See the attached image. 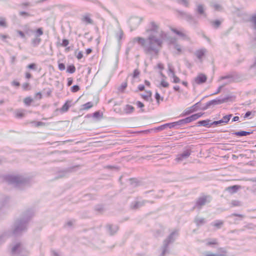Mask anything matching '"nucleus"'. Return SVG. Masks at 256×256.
Here are the masks:
<instances>
[{"mask_svg": "<svg viewBox=\"0 0 256 256\" xmlns=\"http://www.w3.org/2000/svg\"><path fill=\"white\" fill-rule=\"evenodd\" d=\"M166 35L162 31L158 33V36L150 35L148 36V44L146 40L142 37H136L134 38V42H138L144 48L148 51L156 50V47L161 48L162 46Z\"/></svg>", "mask_w": 256, "mask_h": 256, "instance_id": "obj_1", "label": "nucleus"}, {"mask_svg": "<svg viewBox=\"0 0 256 256\" xmlns=\"http://www.w3.org/2000/svg\"><path fill=\"white\" fill-rule=\"evenodd\" d=\"M202 114H203L200 113V112L194 114H192L190 116H188L185 118L180 120V124L181 125H182L184 124L191 122H192L196 120L197 119H198V118H200V117H201L202 116Z\"/></svg>", "mask_w": 256, "mask_h": 256, "instance_id": "obj_2", "label": "nucleus"}, {"mask_svg": "<svg viewBox=\"0 0 256 256\" xmlns=\"http://www.w3.org/2000/svg\"><path fill=\"white\" fill-rule=\"evenodd\" d=\"M170 30L176 35L186 40H190V38L182 29H178L174 27H170Z\"/></svg>", "mask_w": 256, "mask_h": 256, "instance_id": "obj_3", "label": "nucleus"}, {"mask_svg": "<svg viewBox=\"0 0 256 256\" xmlns=\"http://www.w3.org/2000/svg\"><path fill=\"white\" fill-rule=\"evenodd\" d=\"M207 80V76L204 74H199L194 79L196 84H200L204 83Z\"/></svg>", "mask_w": 256, "mask_h": 256, "instance_id": "obj_4", "label": "nucleus"}, {"mask_svg": "<svg viewBox=\"0 0 256 256\" xmlns=\"http://www.w3.org/2000/svg\"><path fill=\"white\" fill-rule=\"evenodd\" d=\"M158 28V26L154 22H152L149 24L148 28L146 30V32H156Z\"/></svg>", "mask_w": 256, "mask_h": 256, "instance_id": "obj_5", "label": "nucleus"}, {"mask_svg": "<svg viewBox=\"0 0 256 256\" xmlns=\"http://www.w3.org/2000/svg\"><path fill=\"white\" fill-rule=\"evenodd\" d=\"M190 154V152L188 150L184 151L182 154H179L177 156L176 160V162H179L182 160L184 159L187 158Z\"/></svg>", "mask_w": 256, "mask_h": 256, "instance_id": "obj_6", "label": "nucleus"}, {"mask_svg": "<svg viewBox=\"0 0 256 256\" xmlns=\"http://www.w3.org/2000/svg\"><path fill=\"white\" fill-rule=\"evenodd\" d=\"M232 116V114L225 116L222 118L221 120H220L218 121H215L213 122V124H220L222 122H224V123L226 124L229 122Z\"/></svg>", "mask_w": 256, "mask_h": 256, "instance_id": "obj_7", "label": "nucleus"}, {"mask_svg": "<svg viewBox=\"0 0 256 256\" xmlns=\"http://www.w3.org/2000/svg\"><path fill=\"white\" fill-rule=\"evenodd\" d=\"M207 202V198L206 196H202L198 200L196 201V204L198 207H201L202 206L204 205Z\"/></svg>", "mask_w": 256, "mask_h": 256, "instance_id": "obj_8", "label": "nucleus"}, {"mask_svg": "<svg viewBox=\"0 0 256 256\" xmlns=\"http://www.w3.org/2000/svg\"><path fill=\"white\" fill-rule=\"evenodd\" d=\"M72 102V100H68L66 101V102L62 106L60 110L61 112H66L70 107V104Z\"/></svg>", "mask_w": 256, "mask_h": 256, "instance_id": "obj_9", "label": "nucleus"}, {"mask_svg": "<svg viewBox=\"0 0 256 256\" xmlns=\"http://www.w3.org/2000/svg\"><path fill=\"white\" fill-rule=\"evenodd\" d=\"M82 22H86V24H92L93 20L90 18V14H86L82 18Z\"/></svg>", "mask_w": 256, "mask_h": 256, "instance_id": "obj_10", "label": "nucleus"}, {"mask_svg": "<svg viewBox=\"0 0 256 256\" xmlns=\"http://www.w3.org/2000/svg\"><path fill=\"white\" fill-rule=\"evenodd\" d=\"M94 106V104L92 102H88L84 104H82L81 106L82 110H87L89 109L92 108Z\"/></svg>", "mask_w": 256, "mask_h": 256, "instance_id": "obj_11", "label": "nucleus"}, {"mask_svg": "<svg viewBox=\"0 0 256 256\" xmlns=\"http://www.w3.org/2000/svg\"><path fill=\"white\" fill-rule=\"evenodd\" d=\"M152 92L150 90H147L144 94H142V98L146 100H149L152 98Z\"/></svg>", "mask_w": 256, "mask_h": 256, "instance_id": "obj_12", "label": "nucleus"}, {"mask_svg": "<svg viewBox=\"0 0 256 256\" xmlns=\"http://www.w3.org/2000/svg\"><path fill=\"white\" fill-rule=\"evenodd\" d=\"M206 50L204 49L199 50L196 52V55L199 59H202L205 55Z\"/></svg>", "mask_w": 256, "mask_h": 256, "instance_id": "obj_13", "label": "nucleus"}, {"mask_svg": "<svg viewBox=\"0 0 256 256\" xmlns=\"http://www.w3.org/2000/svg\"><path fill=\"white\" fill-rule=\"evenodd\" d=\"M128 86V82L126 80L122 82L121 85L118 88V90L119 92H124L126 88Z\"/></svg>", "mask_w": 256, "mask_h": 256, "instance_id": "obj_14", "label": "nucleus"}, {"mask_svg": "<svg viewBox=\"0 0 256 256\" xmlns=\"http://www.w3.org/2000/svg\"><path fill=\"white\" fill-rule=\"evenodd\" d=\"M240 186L238 185H234L230 186H228L226 188V190L229 192H236L239 188H240Z\"/></svg>", "mask_w": 256, "mask_h": 256, "instance_id": "obj_15", "label": "nucleus"}, {"mask_svg": "<svg viewBox=\"0 0 256 256\" xmlns=\"http://www.w3.org/2000/svg\"><path fill=\"white\" fill-rule=\"evenodd\" d=\"M93 117L96 120L101 119L103 117V113L100 110L95 112L93 114Z\"/></svg>", "mask_w": 256, "mask_h": 256, "instance_id": "obj_16", "label": "nucleus"}, {"mask_svg": "<svg viewBox=\"0 0 256 256\" xmlns=\"http://www.w3.org/2000/svg\"><path fill=\"white\" fill-rule=\"evenodd\" d=\"M76 70L75 66L74 64H70L67 66L66 72L70 74H73Z\"/></svg>", "mask_w": 256, "mask_h": 256, "instance_id": "obj_17", "label": "nucleus"}, {"mask_svg": "<svg viewBox=\"0 0 256 256\" xmlns=\"http://www.w3.org/2000/svg\"><path fill=\"white\" fill-rule=\"evenodd\" d=\"M178 125H181L180 124V120L177 122H170V123H167V124H165V126H166V128L168 127L170 128H174L176 126H178Z\"/></svg>", "mask_w": 256, "mask_h": 256, "instance_id": "obj_18", "label": "nucleus"}, {"mask_svg": "<svg viewBox=\"0 0 256 256\" xmlns=\"http://www.w3.org/2000/svg\"><path fill=\"white\" fill-rule=\"evenodd\" d=\"M24 102L26 106H30L33 102L34 100L30 96H28L24 99Z\"/></svg>", "mask_w": 256, "mask_h": 256, "instance_id": "obj_19", "label": "nucleus"}, {"mask_svg": "<svg viewBox=\"0 0 256 256\" xmlns=\"http://www.w3.org/2000/svg\"><path fill=\"white\" fill-rule=\"evenodd\" d=\"M69 44V40L67 39H63L62 43H57V46L66 47Z\"/></svg>", "mask_w": 256, "mask_h": 256, "instance_id": "obj_20", "label": "nucleus"}, {"mask_svg": "<svg viewBox=\"0 0 256 256\" xmlns=\"http://www.w3.org/2000/svg\"><path fill=\"white\" fill-rule=\"evenodd\" d=\"M218 244V242L216 239H210L208 240L206 242L208 246H214Z\"/></svg>", "mask_w": 256, "mask_h": 256, "instance_id": "obj_21", "label": "nucleus"}, {"mask_svg": "<svg viewBox=\"0 0 256 256\" xmlns=\"http://www.w3.org/2000/svg\"><path fill=\"white\" fill-rule=\"evenodd\" d=\"M198 124L203 126H208L210 125V120H200L198 122Z\"/></svg>", "mask_w": 256, "mask_h": 256, "instance_id": "obj_22", "label": "nucleus"}, {"mask_svg": "<svg viewBox=\"0 0 256 256\" xmlns=\"http://www.w3.org/2000/svg\"><path fill=\"white\" fill-rule=\"evenodd\" d=\"M250 134V132H245V131H240V132H236L235 133V134L238 136H246Z\"/></svg>", "mask_w": 256, "mask_h": 256, "instance_id": "obj_23", "label": "nucleus"}, {"mask_svg": "<svg viewBox=\"0 0 256 256\" xmlns=\"http://www.w3.org/2000/svg\"><path fill=\"white\" fill-rule=\"evenodd\" d=\"M134 108L130 105H127L125 108V110L127 113L132 112L134 111Z\"/></svg>", "mask_w": 256, "mask_h": 256, "instance_id": "obj_24", "label": "nucleus"}, {"mask_svg": "<svg viewBox=\"0 0 256 256\" xmlns=\"http://www.w3.org/2000/svg\"><path fill=\"white\" fill-rule=\"evenodd\" d=\"M24 114L22 110H18L16 112V116L18 118H22L24 116Z\"/></svg>", "mask_w": 256, "mask_h": 256, "instance_id": "obj_25", "label": "nucleus"}, {"mask_svg": "<svg viewBox=\"0 0 256 256\" xmlns=\"http://www.w3.org/2000/svg\"><path fill=\"white\" fill-rule=\"evenodd\" d=\"M22 88L24 90H30V84L28 82H24L22 85Z\"/></svg>", "mask_w": 256, "mask_h": 256, "instance_id": "obj_26", "label": "nucleus"}, {"mask_svg": "<svg viewBox=\"0 0 256 256\" xmlns=\"http://www.w3.org/2000/svg\"><path fill=\"white\" fill-rule=\"evenodd\" d=\"M36 36H40L42 35L43 33H44L42 28H38L36 31Z\"/></svg>", "mask_w": 256, "mask_h": 256, "instance_id": "obj_27", "label": "nucleus"}, {"mask_svg": "<svg viewBox=\"0 0 256 256\" xmlns=\"http://www.w3.org/2000/svg\"><path fill=\"white\" fill-rule=\"evenodd\" d=\"M140 74V72L138 69H136L134 70L133 74H132V77L133 78H135L138 76Z\"/></svg>", "mask_w": 256, "mask_h": 256, "instance_id": "obj_28", "label": "nucleus"}, {"mask_svg": "<svg viewBox=\"0 0 256 256\" xmlns=\"http://www.w3.org/2000/svg\"><path fill=\"white\" fill-rule=\"evenodd\" d=\"M36 64L34 63H32L27 66V68L30 70H34L36 69Z\"/></svg>", "mask_w": 256, "mask_h": 256, "instance_id": "obj_29", "label": "nucleus"}, {"mask_svg": "<svg viewBox=\"0 0 256 256\" xmlns=\"http://www.w3.org/2000/svg\"><path fill=\"white\" fill-rule=\"evenodd\" d=\"M58 68L60 70L62 71L65 70L66 66L64 64L58 62Z\"/></svg>", "mask_w": 256, "mask_h": 256, "instance_id": "obj_30", "label": "nucleus"}, {"mask_svg": "<svg viewBox=\"0 0 256 256\" xmlns=\"http://www.w3.org/2000/svg\"><path fill=\"white\" fill-rule=\"evenodd\" d=\"M80 90V87L77 85L73 86L71 88V91L72 92H78Z\"/></svg>", "mask_w": 256, "mask_h": 256, "instance_id": "obj_31", "label": "nucleus"}, {"mask_svg": "<svg viewBox=\"0 0 256 256\" xmlns=\"http://www.w3.org/2000/svg\"><path fill=\"white\" fill-rule=\"evenodd\" d=\"M155 98L158 103L160 102V100H161V101L163 100V98H162L158 92L156 93Z\"/></svg>", "mask_w": 256, "mask_h": 256, "instance_id": "obj_32", "label": "nucleus"}, {"mask_svg": "<svg viewBox=\"0 0 256 256\" xmlns=\"http://www.w3.org/2000/svg\"><path fill=\"white\" fill-rule=\"evenodd\" d=\"M0 26L3 27H6V23L4 18H0Z\"/></svg>", "mask_w": 256, "mask_h": 256, "instance_id": "obj_33", "label": "nucleus"}, {"mask_svg": "<svg viewBox=\"0 0 256 256\" xmlns=\"http://www.w3.org/2000/svg\"><path fill=\"white\" fill-rule=\"evenodd\" d=\"M160 84L164 88H168L169 86L168 82L165 80H162L161 81Z\"/></svg>", "mask_w": 256, "mask_h": 256, "instance_id": "obj_34", "label": "nucleus"}, {"mask_svg": "<svg viewBox=\"0 0 256 256\" xmlns=\"http://www.w3.org/2000/svg\"><path fill=\"white\" fill-rule=\"evenodd\" d=\"M198 12L200 14H203L204 13V9L202 5H199L198 6Z\"/></svg>", "mask_w": 256, "mask_h": 256, "instance_id": "obj_35", "label": "nucleus"}, {"mask_svg": "<svg viewBox=\"0 0 256 256\" xmlns=\"http://www.w3.org/2000/svg\"><path fill=\"white\" fill-rule=\"evenodd\" d=\"M231 204L232 206H237L240 205V202L238 200H232L231 202Z\"/></svg>", "mask_w": 256, "mask_h": 256, "instance_id": "obj_36", "label": "nucleus"}, {"mask_svg": "<svg viewBox=\"0 0 256 256\" xmlns=\"http://www.w3.org/2000/svg\"><path fill=\"white\" fill-rule=\"evenodd\" d=\"M34 126L36 127L45 126V124L41 122H34Z\"/></svg>", "mask_w": 256, "mask_h": 256, "instance_id": "obj_37", "label": "nucleus"}, {"mask_svg": "<svg viewBox=\"0 0 256 256\" xmlns=\"http://www.w3.org/2000/svg\"><path fill=\"white\" fill-rule=\"evenodd\" d=\"M12 84L16 87H18L20 86V83L18 81L14 80L12 82Z\"/></svg>", "mask_w": 256, "mask_h": 256, "instance_id": "obj_38", "label": "nucleus"}, {"mask_svg": "<svg viewBox=\"0 0 256 256\" xmlns=\"http://www.w3.org/2000/svg\"><path fill=\"white\" fill-rule=\"evenodd\" d=\"M76 57L78 60H80L83 57V54L82 52H79L76 54Z\"/></svg>", "mask_w": 256, "mask_h": 256, "instance_id": "obj_39", "label": "nucleus"}, {"mask_svg": "<svg viewBox=\"0 0 256 256\" xmlns=\"http://www.w3.org/2000/svg\"><path fill=\"white\" fill-rule=\"evenodd\" d=\"M157 67L160 70H162L164 69V66L163 64H162V63H158V64H157Z\"/></svg>", "mask_w": 256, "mask_h": 256, "instance_id": "obj_40", "label": "nucleus"}, {"mask_svg": "<svg viewBox=\"0 0 256 256\" xmlns=\"http://www.w3.org/2000/svg\"><path fill=\"white\" fill-rule=\"evenodd\" d=\"M41 42V39L40 38H36V39H34L33 40H32V42L33 44H38L40 43V42Z\"/></svg>", "mask_w": 256, "mask_h": 256, "instance_id": "obj_41", "label": "nucleus"}, {"mask_svg": "<svg viewBox=\"0 0 256 256\" xmlns=\"http://www.w3.org/2000/svg\"><path fill=\"white\" fill-rule=\"evenodd\" d=\"M67 81H68L67 85H68V86H69L72 84V82H73V79L72 78H68L67 79Z\"/></svg>", "mask_w": 256, "mask_h": 256, "instance_id": "obj_42", "label": "nucleus"}, {"mask_svg": "<svg viewBox=\"0 0 256 256\" xmlns=\"http://www.w3.org/2000/svg\"><path fill=\"white\" fill-rule=\"evenodd\" d=\"M173 82L174 83H178L180 82V79L178 76H174Z\"/></svg>", "mask_w": 256, "mask_h": 256, "instance_id": "obj_43", "label": "nucleus"}, {"mask_svg": "<svg viewBox=\"0 0 256 256\" xmlns=\"http://www.w3.org/2000/svg\"><path fill=\"white\" fill-rule=\"evenodd\" d=\"M35 96L40 100L42 98V94L40 92H37L35 94Z\"/></svg>", "mask_w": 256, "mask_h": 256, "instance_id": "obj_44", "label": "nucleus"}, {"mask_svg": "<svg viewBox=\"0 0 256 256\" xmlns=\"http://www.w3.org/2000/svg\"><path fill=\"white\" fill-rule=\"evenodd\" d=\"M166 128V126H165V124H163V125H162L160 126H158V128H157V130H162L164 129H165Z\"/></svg>", "mask_w": 256, "mask_h": 256, "instance_id": "obj_45", "label": "nucleus"}, {"mask_svg": "<svg viewBox=\"0 0 256 256\" xmlns=\"http://www.w3.org/2000/svg\"><path fill=\"white\" fill-rule=\"evenodd\" d=\"M136 104L137 106L140 108H142L144 106V104L142 102H140V101L137 102Z\"/></svg>", "mask_w": 256, "mask_h": 256, "instance_id": "obj_46", "label": "nucleus"}, {"mask_svg": "<svg viewBox=\"0 0 256 256\" xmlns=\"http://www.w3.org/2000/svg\"><path fill=\"white\" fill-rule=\"evenodd\" d=\"M25 77L27 79H30L32 78V74L30 72H27L25 73Z\"/></svg>", "mask_w": 256, "mask_h": 256, "instance_id": "obj_47", "label": "nucleus"}, {"mask_svg": "<svg viewBox=\"0 0 256 256\" xmlns=\"http://www.w3.org/2000/svg\"><path fill=\"white\" fill-rule=\"evenodd\" d=\"M138 90H140V91L144 90V86L142 84H140L138 86Z\"/></svg>", "mask_w": 256, "mask_h": 256, "instance_id": "obj_48", "label": "nucleus"}, {"mask_svg": "<svg viewBox=\"0 0 256 256\" xmlns=\"http://www.w3.org/2000/svg\"><path fill=\"white\" fill-rule=\"evenodd\" d=\"M173 88L176 92H180V88L178 86H174Z\"/></svg>", "mask_w": 256, "mask_h": 256, "instance_id": "obj_49", "label": "nucleus"}, {"mask_svg": "<svg viewBox=\"0 0 256 256\" xmlns=\"http://www.w3.org/2000/svg\"><path fill=\"white\" fill-rule=\"evenodd\" d=\"M17 33L22 38H24L25 37V35L24 33L20 31V30H18Z\"/></svg>", "mask_w": 256, "mask_h": 256, "instance_id": "obj_50", "label": "nucleus"}, {"mask_svg": "<svg viewBox=\"0 0 256 256\" xmlns=\"http://www.w3.org/2000/svg\"><path fill=\"white\" fill-rule=\"evenodd\" d=\"M176 50L178 51V54L182 52V49L180 47V46H178V45L176 46Z\"/></svg>", "mask_w": 256, "mask_h": 256, "instance_id": "obj_51", "label": "nucleus"}, {"mask_svg": "<svg viewBox=\"0 0 256 256\" xmlns=\"http://www.w3.org/2000/svg\"><path fill=\"white\" fill-rule=\"evenodd\" d=\"M194 111V108H190V110H188L186 112V114H188L192 112H193Z\"/></svg>", "mask_w": 256, "mask_h": 256, "instance_id": "obj_52", "label": "nucleus"}, {"mask_svg": "<svg viewBox=\"0 0 256 256\" xmlns=\"http://www.w3.org/2000/svg\"><path fill=\"white\" fill-rule=\"evenodd\" d=\"M214 24L216 27H218L220 25V22L218 20H216L214 22Z\"/></svg>", "mask_w": 256, "mask_h": 256, "instance_id": "obj_53", "label": "nucleus"}, {"mask_svg": "<svg viewBox=\"0 0 256 256\" xmlns=\"http://www.w3.org/2000/svg\"><path fill=\"white\" fill-rule=\"evenodd\" d=\"M204 256H218V255L216 254H212V253H206L204 254Z\"/></svg>", "mask_w": 256, "mask_h": 256, "instance_id": "obj_54", "label": "nucleus"}, {"mask_svg": "<svg viewBox=\"0 0 256 256\" xmlns=\"http://www.w3.org/2000/svg\"><path fill=\"white\" fill-rule=\"evenodd\" d=\"M20 14L22 16H30V14L28 13L25 12H20Z\"/></svg>", "mask_w": 256, "mask_h": 256, "instance_id": "obj_55", "label": "nucleus"}, {"mask_svg": "<svg viewBox=\"0 0 256 256\" xmlns=\"http://www.w3.org/2000/svg\"><path fill=\"white\" fill-rule=\"evenodd\" d=\"M251 20L254 24L256 25V16H252Z\"/></svg>", "mask_w": 256, "mask_h": 256, "instance_id": "obj_56", "label": "nucleus"}, {"mask_svg": "<svg viewBox=\"0 0 256 256\" xmlns=\"http://www.w3.org/2000/svg\"><path fill=\"white\" fill-rule=\"evenodd\" d=\"M92 52V50L91 48H87L86 50V54L87 55L90 54Z\"/></svg>", "mask_w": 256, "mask_h": 256, "instance_id": "obj_57", "label": "nucleus"}, {"mask_svg": "<svg viewBox=\"0 0 256 256\" xmlns=\"http://www.w3.org/2000/svg\"><path fill=\"white\" fill-rule=\"evenodd\" d=\"M144 84L148 87H150V82L147 80H144Z\"/></svg>", "mask_w": 256, "mask_h": 256, "instance_id": "obj_58", "label": "nucleus"}, {"mask_svg": "<svg viewBox=\"0 0 256 256\" xmlns=\"http://www.w3.org/2000/svg\"><path fill=\"white\" fill-rule=\"evenodd\" d=\"M251 114V112H248L246 113L245 114V116H244V118H248V116H249Z\"/></svg>", "mask_w": 256, "mask_h": 256, "instance_id": "obj_59", "label": "nucleus"}, {"mask_svg": "<svg viewBox=\"0 0 256 256\" xmlns=\"http://www.w3.org/2000/svg\"><path fill=\"white\" fill-rule=\"evenodd\" d=\"M238 120H239V117L238 116H234L232 119V121H234V122L238 121Z\"/></svg>", "mask_w": 256, "mask_h": 256, "instance_id": "obj_60", "label": "nucleus"}, {"mask_svg": "<svg viewBox=\"0 0 256 256\" xmlns=\"http://www.w3.org/2000/svg\"><path fill=\"white\" fill-rule=\"evenodd\" d=\"M222 224V222H219L218 223L215 224L214 226L218 227V226H220Z\"/></svg>", "mask_w": 256, "mask_h": 256, "instance_id": "obj_61", "label": "nucleus"}, {"mask_svg": "<svg viewBox=\"0 0 256 256\" xmlns=\"http://www.w3.org/2000/svg\"><path fill=\"white\" fill-rule=\"evenodd\" d=\"M182 84L184 85L185 86L187 87L188 86V83L187 82H182Z\"/></svg>", "mask_w": 256, "mask_h": 256, "instance_id": "obj_62", "label": "nucleus"}, {"mask_svg": "<svg viewBox=\"0 0 256 256\" xmlns=\"http://www.w3.org/2000/svg\"><path fill=\"white\" fill-rule=\"evenodd\" d=\"M0 37L3 38V39H4V38H8V36H6V35H4V34H2L0 36Z\"/></svg>", "mask_w": 256, "mask_h": 256, "instance_id": "obj_63", "label": "nucleus"}, {"mask_svg": "<svg viewBox=\"0 0 256 256\" xmlns=\"http://www.w3.org/2000/svg\"><path fill=\"white\" fill-rule=\"evenodd\" d=\"M232 215L234 216H236L242 217V216L241 215V214H233Z\"/></svg>", "mask_w": 256, "mask_h": 256, "instance_id": "obj_64", "label": "nucleus"}]
</instances>
